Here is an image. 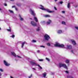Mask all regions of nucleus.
<instances>
[{"instance_id":"1","label":"nucleus","mask_w":78,"mask_h":78,"mask_svg":"<svg viewBox=\"0 0 78 78\" xmlns=\"http://www.w3.org/2000/svg\"><path fill=\"white\" fill-rule=\"evenodd\" d=\"M56 47H59L60 48H64L65 45L63 44H60L58 43H56L54 45Z\"/></svg>"},{"instance_id":"2","label":"nucleus","mask_w":78,"mask_h":78,"mask_svg":"<svg viewBox=\"0 0 78 78\" xmlns=\"http://www.w3.org/2000/svg\"><path fill=\"white\" fill-rule=\"evenodd\" d=\"M41 7H42V8H40V9H42V10H45V11H46V12H47L49 13H51L52 12H54V11H50L49 10V9H45L44 8V6H42V5H41Z\"/></svg>"},{"instance_id":"3","label":"nucleus","mask_w":78,"mask_h":78,"mask_svg":"<svg viewBox=\"0 0 78 78\" xmlns=\"http://www.w3.org/2000/svg\"><path fill=\"white\" fill-rule=\"evenodd\" d=\"M59 67L61 68V67H63L65 69H66L67 70L68 68H67V66L66 64H62V63H59Z\"/></svg>"},{"instance_id":"4","label":"nucleus","mask_w":78,"mask_h":78,"mask_svg":"<svg viewBox=\"0 0 78 78\" xmlns=\"http://www.w3.org/2000/svg\"><path fill=\"white\" fill-rule=\"evenodd\" d=\"M44 37L45 39L48 41V39H49L50 38V36L47 34L45 35Z\"/></svg>"},{"instance_id":"5","label":"nucleus","mask_w":78,"mask_h":78,"mask_svg":"<svg viewBox=\"0 0 78 78\" xmlns=\"http://www.w3.org/2000/svg\"><path fill=\"white\" fill-rule=\"evenodd\" d=\"M4 63L6 66H10V64L8 63V62L5 60H4Z\"/></svg>"},{"instance_id":"6","label":"nucleus","mask_w":78,"mask_h":78,"mask_svg":"<svg viewBox=\"0 0 78 78\" xmlns=\"http://www.w3.org/2000/svg\"><path fill=\"white\" fill-rule=\"evenodd\" d=\"M31 23L32 26H33L34 27H36L37 26V24L35 23L34 22L31 21Z\"/></svg>"},{"instance_id":"7","label":"nucleus","mask_w":78,"mask_h":78,"mask_svg":"<svg viewBox=\"0 0 78 78\" xmlns=\"http://www.w3.org/2000/svg\"><path fill=\"white\" fill-rule=\"evenodd\" d=\"M31 64L32 65H35V66H37L38 67H40L41 66L39 65H37L36 63L34 62H31Z\"/></svg>"},{"instance_id":"8","label":"nucleus","mask_w":78,"mask_h":78,"mask_svg":"<svg viewBox=\"0 0 78 78\" xmlns=\"http://www.w3.org/2000/svg\"><path fill=\"white\" fill-rule=\"evenodd\" d=\"M71 42H72V44H73L74 45H76V43L75 41L73 40H71Z\"/></svg>"},{"instance_id":"9","label":"nucleus","mask_w":78,"mask_h":78,"mask_svg":"<svg viewBox=\"0 0 78 78\" xmlns=\"http://www.w3.org/2000/svg\"><path fill=\"white\" fill-rule=\"evenodd\" d=\"M30 11H31V14L32 15V16H34V17L35 16V13H34V11L32 10L31 9H30Z\"/></svg>"},{"instance_id":"10","label":"nucleus","mask_w":78,"mask_h":78,"mask_svg":"<svg viewBox=\"0 0 78 78\" xmlns=\"http://www.w3.org/2000/svg\"><path fill=\"white\" fill-rule=\"evenodd\" d=\"M48 21H47L46 22V23L47 25H50L51 23V20H48Z\"/></svg>"},{"instance_id":"11","label":"nucleus","mask_w":78,"mask_h":78,"mask_svg":"<svg viewBox=\"0 0 78 78\" xmlns=\"http://www.w3.org/2000/svg\"><path fill=\"white\" fill-rule=\"evenodd\" d=\"M72 48V47L71 45H69L67 46V48L68 49H71Z\"/></svg>"},{"instance_id":"12","label":"nucleus","mask_w":78,"mask_h":78,"mask_svg":"<svg viewBox=\"0 0 78 78\" xmlns=\"http://www.w3.org/2000/svg\"><path fill=\"white\" fill-rule=\"evenodd\" d=\"M12 55L13 56H15V57H16V54H15V53L14 52H11Z\"/></svg>"},{"instance_id":"13","label":"nucleus","mask_w":78,"mask_h":78,"mask_svg":"<svg viewBox=\"0 0 78 78\" xmlns=\"http://www.w3.org/2000/svg\"><path fill=\"white\" fill-rule=\"evenodd\" d=\"M62 33V31L61 30H58V34H61V33Z\"/></svg>"},{"instance_id":"14","label":"nucleus","mask_w":78,"mask_h":78,"mask_svg":"<svg viewBox=\"0 0 78 78\" xmlns=\"http://www.w3.org/2000/svg\"><path fill=\"white\" fill-rule=\"evenodd\" d=\"M34 19L35 20V21H36V22H38V20H37V17H34Z\"/></svg>"},{"instance_id":"15","label":"nucleus","mask_w":78,"mask_h":78,"mask_svg":"<svg viewBox=\"0 0 78 78\" xmlns=\"http://www.w3.org/2000/svg\"><path fill=\"white\" fill-rule=\"evenodd\" d=\"M25 41L23 42L22 44L21 47L22 48H23V46L24 44H25Z\"/></svg>"},{"instance_id":"16","label":"nucleus","mask_w":78,"mask_h":78,"mask_svg":"<svg viewBox=\"0 0 78 78\" xmlns=\"http://www.w3.org/2000/svg\"><path fill=\"white\" fill-rule=\"evenodd\" d=\"M50 16L48 15H46L44 16V17H50Z\"/></svg>"},{"instance_id":"17","label":"nucleus","mask_w":78,"mask_h":78,"mask_svg":"<svg viewBox=\"0 0 78 78\" xmlns=\"http://www.w3.org/2000/svg\"><path fill=\"white\" fill-rule=\"evenodd\" d=\"M46 74H47V73H44L43 74V76L44 78H45L46 77Z\"/></svg>"},{"instance_id":"18","label":"nucleus","mask_w":78,"mask_h":78,"mask_svg":"<svg viewBox=\"0 0 78 78\" xmlns=\"http://www.w3.org/2000/svg\"><path fill=\"white\" fill-rule=\"evenodd\" d=\"M70 3H68V5H67V7L68 8H70Z\"/></svg>"},{"instance_id":"19","label":"nucleus","mask_w":78,"mask_h":78,"mask_svg":"<svg viewBox=\"0 0 78 78\" xmlns=\"http://www.w3.org/2000/svg\"><path fill=\"white\" fill-rule=\"evenodd\" d=\"M69 60H66V62H65L66 63L68 64V63H69Z\"/></svg>"},{"instance_id":"20","label":"nucleus","mask_w":78,"mask_h":78,"mask_svg":"<svg viewBox=\"0 0 78 78\" xmlns=\"http://www.w3.org/2000/svg\"><path fill=\"white\" fill-rule=\"evenodd\" d=\"M19 17H20V20H23V18L21 17V16H20V15H19Z\"/></svg>"},{"instance_id":"21","label":"nucleus","mask_w":78,"mask_h":78,"mask_svg":"<svg viewBox=\"0 0 78 78\" xmlns=\"http://www.w3.org/2000/svg\"><path fill=\"white\" fill-rule=\"evenodd\" d=\"M9 12H10V13H14V12H13V11H12V10H9Z\"/></svg>"},{"instance_id":"22","label":"nucleus","mask_w":78,"mask_h":78,"mask_svg":"<svg viewBox=\"0 0 78 78\" xmlns=\"http://www.w3.org/2000/svg\"><path fill=\"white\" fill-rule=\"evenodd\" d=\"M62 24H64V25H66V22H64V21H62Z\"/></svg>"},{"instance_id":"23","label":"nucleus","mask_w":78,"mask_h":78,"mask_svg":"<svg viewBox=\"0 0 78 78\" xmlns=\"http://www.w3.org/2000/svg\"><path fill=\"white\" fill-rule=\"evenodd\" d=\"M47 45L48 46H50L51 45L49 43H47Z\"/></svg>"},{"instance_id":"24","label":"nucleus","mask_w":78,"mask_h":78,"mask_svg":"<svg viewBox=\"0 0 78 78\" xmlns=\"http://www.w3.org/2000/svg\"><path fill=\"white\" fill-rule=\"evenodd\" d=\"M16 5L18 6H20V4H17Z\"/></svg>"},{"instance_id":"25","label":"nucleus","mask_w":78,"mask_h":78,"mask_svg":"<svg viewBox=\"0 0 78 78\" xmlns=\"http://www.w3.org/2000/svg\"><path fill=\"white\" fill-rule=\"evenodd\" d=\"M46 60H47V61H50V59H48V58H46Z\"/></svg>"},{"instance_id":"26","label":"nucleus","mask_w":78,"mask_h":78,"mask_svg":"<svg viewBox=\"0 0 78 78\" xmlns=\"http://www.w3.org/2000/svg\"><path fill=\"white\" fill-rule=\"evenodd\" d=\"M7 30L8 31H9L10 32L11 31V29H7Z\"/></svg>"},{"instance_id":"27","label":"nucleus","mask_w":78,"mask_h":78,"mask_svg":"<svg viewBox=\"0 0 78 78\" xmlns=\"http://www.w3.org/2000/svg\"><path fill=\"white\" fill-rule=\"evenodd\" d=\"M0 71L3 72V69H0Z\"/></svg>"},{"instance_id":"28","label":"nucleus","mask_w":78,"mask_h":78,"mask_svg":"<svg viewBox=\"0 0 78 78\" xmlns=\"http://www.w3.org/2000/svg\"><path fill=\"white\" fill-rule=\"evenodd\" d=\"M40 30V29H39V28H38L36 30L37 31H39Z\"/></svg>"},{"instance_id":"29","label":"nucleus","mask_w":78,"mask_h":78,"mask_svg":"<svg viewBox=\"0 0 78 78\" xmlns=\"http://www.w3.org/2000/svg\"><path fill=\"white\" fill-rule=\"evenodd\" d=\"M39 61H43V59H39Z\"/></svg>"},{"instance_id":"30","label":"nucleus","mask_w":78,"mask_h":78,"mask_svg":"<svg viewBox=\"0 0 78 78\" xmlns=\"http://www.w3.org/2000/svg\"><path fill=\"white\" fill-rule=\"evenodd\" d=\"M32 42H36V41L35 40H33L32 41Z\"/></svg>"},{"instance_id":"31","label":"nucleus","mask_w":78,"mask_h":78,"mask_svg":"<svg viewBox=\"0 0 78 78\" xmlns=\"http://www.w3.org/2000/svg\"><path fill=\"white\" fill-rule=\"evenodd\" d=\"M60 4H62V3H63V2L62 1H61L60 2Z\"/></svg>"},{"instance_id":"32","label":"nucleus","mask_w":78,"mask_h":78,"mask_svg":"<svg viewBox=\"0 0 78 78\" xmlns=\"http://www.w3.org/2000/svg\"><path fill=\"white\" fill-rule=\"evenodd\" d=\"M31 77H32V74H31L30 76H29V78H31Z\"/></svg>"},{"instance_id":"33","label":"nucleus","mask_w":78,"mask_h":78,"mask_svg":"<svg viewBox=\"0 0 78 78\" xmlns=\"http://www.w3.org/2000/svg\"><path fill=\"white\" fill-rule=\"evenodd\" d=\"M66 73H69V71H66Z\"/></svg>"},{"instance_id":"34","label":"nucleus","mask_w":78,"mask_h":78,"mask_svg":"<svg viewBox=\"0 0 78 78\" xmlns=\"http://www.w3.org/2000/svg\"><path fill=\"white\" fill-rule=\"evenodd\" d=\"M12 37H15V36H14V35H12Z\"/></svg>"},{"instance_id":"35","label":"nucleus","mask_w":78,"mask_h":78,"mask_svg":"<svg viewBox=\"0 0 78 78\" xmlns=\"http://www.w3.org/2000/svg\"><path fill=\"white\" fill-rule=\"evenodd\" d=\"M54 9H55V10H57V9H56V7H54Z\"/></svg>"},{"instance_id":"36","label":"nucleus","mask_w":78,"mask_h":78,"mask_svg":"<svg viewBox=\"0 0 78 78\" xmlns=\"http://www.w3.org/2000/svg\"><path fill=\"white\" fill-rule=\"evenodd\" d=\"M62 13H63V14H64V13H65V11H62Z\"/></svg>"},{"instance_id":"37","label":"nucleus","mask_w":78,"mask_h":78,"mask_svg":"<svg viewBox=\"0 0 78 78\" xmlns=\"http://www.w3.org/2000/svg\"><path fill=\"white\" fill-rule=\"evenodd\" d=\"M41 47H43V48H45V47L44 46H40Z\"/></svg>"},{"instance_id":"38","label":"nucleus","mask_w":78,"mask_h":78,"mask_svg":"<svg viewBox=\"0 0 78 78\" xmlns=\"http://www.w3.org/2000/svg\"><path fill=\"white\" fill-rule=\"evenodd\" d=\"M12 8H16V6H12Z\"/></svg>"},{"instance_id":"39","label":"nucleus","mask_w":78,"mask_h":78,"mask_svg":"<svg viewBox=\"0 0 78 78\" xmlns=\"http://www.w3.org/2000/svg\"><path fill=\"white\" fill-rule=\"evenodd\" d=\"M15 9L16 11H18V9L16 7L15 8Z\"/></svg>"},{"instance_id":"40","label":"nucleus","mask_w":78,"mask_h":78,"mask_svg":"<svg viewBox=\"0 0 78 78\" xmlns=\"http://www.w3.org/2000/svg\"><path fill=\"white\" fill-rule=\"evenodd\" d=\"M75 28H76L77 30H78V27H75Z\"/></svg>"},{"instance_id":"41","label":"nucleus","mask_w":78,"mask_h":78,"mask_svg":"<svg viewBox=\"0 0 78 78\" xmlns=\"http://www.w3.org/2000/svg\"><path fill=\"white\" fill-rule=\"evenodd\" d=\"M4 5H5V6H7V4L6 3H5L4 4Z\"/></svg>"},{"instance_id":"42","label":"nucleus","mask_w":78,"mask_h":78,"mask_svg":"<svg viewBox=\"0 0 78 78\" xmlns=\"http://www.w3.org/2000/svg\"><path fill=\"white\" fill-rule=\"evenodd\" d=\"M71 52L72 53H73V50H71Z\"/></svg>"},{"instance_id":"43","label":"nucleus","mask_w":78,"mask_h":78,"mask_svg":"<svg viewBox=\"0 0 78 78\" xmlns=\"http://www.w3.org/2000/svg\"><path fill=\"white\" fill-rule=\"evenodd\" d=\"M40 69H42V67H41V66H40Z\"/></svg>"},{"instance_id":"44","label":"nucleus","mask_w":78,"mask_h":78,"mask_svg":"<svg viewBox=\"0 0 78 78\" xmlns=\"http://www.w3.org/2000/svg\"><path fill=\"white\" fill-rule=\"evenodd\" d=\"M37 51L38 53H39L40 51H39V50H37Z\"/></svg>"},{"instance_id":"45","label":"nucleus","mask_w":78,"mask_h":78,"mask_svg":"<svg viewBox=\"0 0 78 78\" xmlns=\"http://www.w3.org/2000/svg\"><path fill=\"white\" fill-rule=\"evenodd\" d=\"M17 56L18 58H21V57H20V56H18V55H17Z\"/></svg>"},{"instance_id":"46","label":"nucleus","mask_w":78,"mask_h":78,"mask_svg":"<svg viewBox=\"0 0 78 78\" xmlns=\"http://www.w3.org/2000/svg\"><path fill=\"white\" fill-rule=\"evenodd\" d=\"M42 23H43V24H44L45 23V21H44L42 22Z\"/></svg>"},{"instance_id":"47","label":"nucleus","mask_w":78,"mask_h":78,"mask_svg":"<svg viewBox=\"0 0 78 78\" xmlns=\"http://www.w3.org/2000/svg\"><path fill=\"white\" fill-rule=\"evenodd\" d=\"M33 69L34 70H36V69L34 68H33Z\"/></svg>"},{"instance_id":"48","label":"nucleus","mask_w":78,"mask_h":78,"mask_svg":"<svg viewBox=\"0 0 78 78\" xmlns=\"http://www.w3.org/2000/svg\"><path fill=\"white\" fill-rule=\"evenodd\" d=\"M10 78H14V77H12V76H10Z\"/></svg>"},{"instance_id":"49","label":"nucleus","mask_w":78,"mask_h":78,"mask_svg":"<svg viewBox=\"0 0 78 78\" xmlns=\"http://www.w3.org/2000/svg\"><path fill=\"white\" fill-rule=\"evenodd\" d=\"M0 76H2V73H0Z\"/></svg>"},{"instance_id":"50","label":"nucleus","mask_w":78,"mask_h":78,"mask_svg":"<svg viewBox=\"0 0 78 78\" xmlns=\"http://www.w3.org/2000/svg\"><path fill=\"white\" fill-rule=\"evenodd\" d=\"M10 0V1H14V0Z\"/></svg>"},{"instance_id":"51","label":"nucleus","mask_w":78,"mask_h":78,"mask_svg":"<svg viewBox=\"0 0 78 78\" xmlns=\"http://www.w3.org/2000/svg\"><path fill=\"white\" fill-rule=\"evenodd\" d=\"M57 0H55V2H56L57 1Z\"/></svg>"},{"instance_id":"52","label":"nucleus","mask_w":78,"mask_h":78,"mask_svg":"<svg viewBox=\"0 0 78 78\" xmlns=\"http://www.w3.org/2000/svg\"><path fill=\"white\" fill-rule=\"evenodd\" d=\"M71 78H74V77H71Z\"/></svg>"},{"instance_id":"53","label":"nucleus","mask_w":78,"mask_h":78,"mask_svg":"<svg viewBox=\"0 0 78 78\" xmlns=\"http://www.w3.org/2000/svg\"><path fill=\"white\" fill-rule=\"evenodd\" d=\"M0 30H1V28L0 27Z\"/></svg>"},{"instance_id":"54","label":"nucleus","mask_w":78,"mask_h":78,"mask_svg":"<svg viewBox=\"0 0 78 78\" xmlns=\"http://www.w3.org/2000/svg\"><path fill=\"white\" fill-rule=\"evenodd\" d=\"M0 10H2V9L0 8Z\"/></svg>"},{"instance_id":"55","label":"nucleus","mask_w":78,"mask_h":78,"mask_svg":"<svg viewBox=\"0 0 78 78\" xmlns=\"http://www.w3.org/2000/svg\"><path fill=\"white\" fill-rule=\"evenodd\" d=\"M9 28L10 29L11 27H9Z\"/></svg>"},{"instance_id":"56","label":"nucleus","mask_w":78,"mask_h":78,"mask_svg":"<svg viewBox=\"0 0 78 78\" xmlns=\"http://www.w3.org/2000/svg\"><path fill=\"white\" fill-rule=\"evenodd\" d=\"M0 78H1L0 77Z\"/></svg>"}]
</instances>
